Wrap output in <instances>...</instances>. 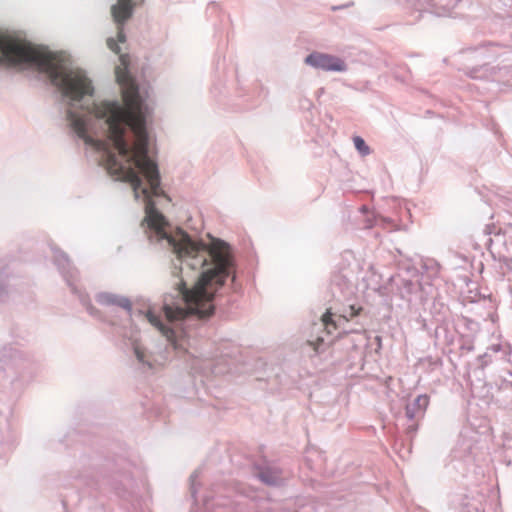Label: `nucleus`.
Masks as SVG:
<instances>
[{
    "mask_svg": "<svg viewBox=\"0 0 512 512\" xmlns=\"http://www.w3.org/2000/svg\"><path fill=\"white\" fill-rule=\"evenodd\" d=\"M235 280H236V277H235V275L233 274V275H232V283H233V284H235Z\"/></svg>",
    "mask_w": 512,
    "mask_h": 512,
    "instance_id": "22",
    "label": "nucleus"
},
{
    "mask_svg": "<svg viewBox=\"0 0 512 512\" xmlns=\"http://www.w3.org/2000/svg\"><path fill=\"white\" fill-rule=\"evenodd\" d=\"M51 249L54 255V262L57 265L60 273L62 274L68 286L71 287L72 292L76 293L77 289L74 284V281L77 278L78 271L76 270L75 267L72 266L67 254H65L56 247H52Z\"/></svg>",
    "mask_w": 512,
    "mask_h": 512,
    "instance_id": "4",
    "label": "nucleus"
},
{
    "mask_svg": "<svg viewBox=\"0 0 512 512\" xmlns=\"http://www.w3.org/2000/svg\"><path fill=\"white\" fill-rule=\"evenodd\" d=\"M305 64L319 70L327 72H345L347 65L341 58L314 51L310 53L304 60Z\"/></svg>",
    "mask_w": 512,
    "mask_h": 512,
    "instance_id": "3",
    "label": "nucleus"
},
{
    "mask_svg": "<svg viewBox=\"0 0 512 512\" xmlns=\"http://www.w3.org/2000/svg\"><path fill=\"white\" fill-rule=\"evenodd\" d=\"M95 300L98 304L110 307V308H121L125 310L129 315L132 312V303L126 296L112 293V292H100L95 296Z\"/></svg>",
    "mask_w": 512,
    "mask_h": 512,
    "instance_id": "5",
    "label": "nucleus"
},
{
    "mask_svg": "<svg viewBox=\"0 0 512 512\" xmlns=\"http://www.w3.org/2000/svg\"><path fill=\"white\" fill-rule=\"evenodd\" d=\"M479 359L482 361V366H487L492 362L490 352L487 350L483 355L479 357Z\"/></svg>",
    "mask_w": 512,
    "mask_h": 512,
    "instance_id": "16",
    "label": "nucleus"
},
{
    "mask_svg": "<svg viewBox=\"0 0 512 512\" xmlns=\"http://www.w3.org/2000/svg\"><path fill=\"white\" fill-rule=\"evenodd\" d=\"M132 13V0H118L112 5L111 14L118 26L117 38L107 39L108 48L119 54L115 76L123 103L98 97L87 73L74 66L67 55L36 47L11 34L0 33V67L38 71L60 93L65 115H152L149 89L136 81L131 72L130 55L122 54L120 48V44L126 42L124 23Z\"/></svg>",
    "mask_w": 512,
    "mask_h": 512,
    "instance_id": "1",
    "label": "nucleus"
},
{
    "mask_svg": "<svg viewBox=\"0 0 512 512\" xmlns=\"http://www.w3.org/2000/svg\"><path fill=\"white\" fill-rule=\"evenodd\" d=\"M256 477L266 485L279 486L283 483L282 471L275 465L266 464L256 467Z\"/></svg>",
    "mask_w": 512,
    "mask_h": 512,
    "instance_id": "8",
    "label": "nucleus"
},
{
    "mask_svg": "<svg viewBox=\"0 0 512 512\" xmlns=\"http://www.w3.org/2000/svg\"><path fill=\"white\" fill-rule=\"evenodd\" d=\"M114 490L116 491L117 495L120 496V497H125V492L122 491V489L118 486H114L113 487Z\"/></svg>",
    "mask_w": 512,
    "mask_h": 512,
    "instance_id": "18",
    "label": "nucleus"
},
{
    "mask_svg": "<svg viewBox=\"0 0 512 512\" xmlns=\"http://www.w3.org/2000/svg\"><path fill=\"white\" fill-rule=\"evenodd\" d=\"M133 356L143 371L153 369V356L139 339H131L129 343Z\"/></svg>",
    "mask_w": 512,
    "mask_h": 512,
    "instance_id": "7",
    "label": "nucleus"
},
{
    "mask_svg": "<svg viewBox=\"0 0 512 512\" xmlns=\"http://www.w3.org/2000/svg\"><path fill=\"white\" fill-rule=\"evenodd\" d=\"M127 482H128V485L131 486L133 484V480L132 479H127Z\"/></svg>",
    "mask_w": 512,
    "mask_h": 512,
    "instance_id": "21",
    "label": "nucleus"
},
{
    "mask_svg": "<svg viewBox=\"0 0 512 512\" xmlns=\"http://www.w3.org/2000/svg\"><path fill=\"white\" fill-rule=\"evenodd\" d=\"M5 293V288L3 285H0V296Z\"/></svg>",
    "mask_w": 512,
    "mask_h": 512,
    "instance_id": "19",
    "label": "nucleus"
},
{
    "mask_svg": "<svg viewBox=\"0 0 512 512\" xmlns=\"http://www.w3.org/2000/svg\"><path fill=\"white\" fill-rule=\"evenodd\" d=\"M392 280L396 282L401 298L407 301H411L412 295L419 290L420 284L418 279L413 280L402 277H393Z\"/></svg>",
    "mask_w": 512,
    "mask_h": 512,
    "instance_id": "11",
    "label": "nucleus"
},
{
    "mask_svg": "<svg viewBox=\"0 0 512 512\" xmlns=\"http://www.w3.org/2000/svg\"><path fill=\"white\" fill-rule=\"evenodd\" d=\"M353 143L356 150L362 157L368 156L371 153L370 147L366 144L362 137L355 136L353 138Z\"/></svg>",
    "mask_w": 512,
    "mask_h": 512,
    "instance_id": "13",
    "label": "nucleus"
},
{
    "mask_svg": "<svg viewBox=\"0 0 512 512\" xmlns=\"http://www.w3.org/2000/svg\"><path fill=\"white\" fill-rule=\"evenodd\" d=\"M204 512H215L213 510V504L209 499L204 500Z\"/></svg>",
    "mask_w": 512,
    "mask_h": 512,
    "instance_id": "17",
    "label": "nucleus"
},
{
    "mask_svg": "<svg viewBox=\"0 0 512 512\" xmlns=\"http://www.w3.org/2000/svg\"><path fill=\"white\" fill-rule=\"evenodd\" d=\"M487 350L490 353L501 352L503 360L508 363L511 362L512 347L509 343H493L487 348Z\"/></svg>",
    "mask_w": 512,
    "mask_h": 512,
    "instance_id": "12",
    "label": "nucleus"
},
{
    "mask_svg": "<svg viewBox=\"0 0 512 512\" xmlns=\"http://www.w3.org/2000/svg\"><path fill=\"white\" fill-rule=\"evenodd\" d=\"M429 396L427 394L418 395L412 402L405 406V431L409 437H413L419 427V421L424 418L429 406Z\"/></svg>",
    "mask_w": 512,
    "mask_h": 512,
    "instance_id": "2",
    "label": "nucleus"
},
{
    "mask_svg": "<svg viewBox=\"0 0 512 512\" xmlns=\"http://www.w3.org/2000/svg\"><path fill=\"white\" fill-rule=\"evenodd\" d=\"M353 283L342 274L334 275L331 281V293L338 300H349L354 294Z\"/></svg>",
    "mask_w": 512,
    "mask_h": 512,
    "instance_id": "6",
    "label": "nucleus"
},
{
    "mask_svg": "<svg viewBox=\"0 0 512 512\" xmlns=\"http://www.w3.org/2000/svg\"><path fill=\"white\" fill-rule=\"evenodd\" d=\"M360 310L361 307L349 305L348 311H345L344 314L339 315L337 320L334 319V314L327 310V312L322 316V324L327 330V333L332 334L333 331L337 329L340 321H347L349 318L358 315Z\"/></svg>",
    "mask_w": 512,
    "mask_h": 512,
    "instance_id": "9",
    "label": "nucleus"
},
{
    "mask_svg": "<svg viewBox=\"0 0 512 512\" xmlns=\"http://www.w3.org/2000/svg\"><path fill=\"white\" fill-rule=\"evenodd\" d=\"M200 473H201L200 469H197L190 476V491H191V496L194 498L195 501H196V493H197L196 481L199 478Z\"/></svg>",
    "mask_w": 512,
    "mask_h": 512,
    "instance_id": "14",
    "label": "nucleus"
},
{
    "mask_svg": "<svg viewBox=\"0 0 512 512\" xmlns=\"http://www.w3.org/2000/svg\"><path fill=\"white\" fill-rule=\"evenodd\" d=\"M498 254H499V258H500V259H502V258H503V260H504V261H506V260L508 259V257H506V256H502V255L500 254V252H498Z\"/></svg>",
    "mask_w": 512,
    "mask_h": 512,
    "instance_id": "20",
    "label": "nucleus"
},
{
    "mask_svg": "<svg viewBox=\"0 0 512 512\" xmlns=\"http://www.w3.org/2000/svg\"><path fill=\"white\" fill-rule=\"evenodd\" d=\"M311 345L314 346V350L317 354L324 352L327 346L326 342L322 338H318V342L315 344L311 343Z\"/></svg>",
    "mask_w": 512,
    "mask_h": 512,
    "instance_id": "15",
    "label": "nucleus"
},
{
    "mask_svg": "<svg viewBox=\"0 0 512 512\" xmlns=\"http://www.w3.org/2000/svg\"><path fill=\"white\" fill-rule=\"evenodd\" d=\"M147 319L148 321L155 326L166 338L168 341H170L174 348H178V344L176 342V332L175 329L166 325L164 323V320L161 318V316L157 315L153 311H148L147 313Z\"/></svg>",
    "mask_w": 512,
    "mask_h": 512,
    "instance_id": "10",
    "label": "nucleus"
}]
</instances>
